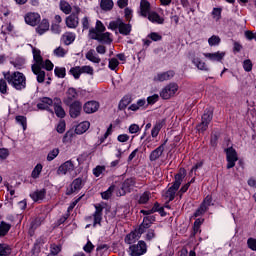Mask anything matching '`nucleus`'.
<instances>
[{
    "label": "nucleus",
    "mask_w": 256,
    "mask_h": 256,
    "mask_svg": "<svg viewBox=\"0 0 256 256\" xmlns=\"http://www.w3.org/2000/svg\"><path fill=\"white\" fill-rule=\"evenodd\" d=\"M139 131H141V128H139V125H137V124L130 125L129 133L135 134V133H139Z\"/></svg>",
    "instance_id": "63"
},
{
    "label": "nucleus",
    "mask_w": 256,
    "mask_h": 256,
    "mask_svg": "<svg viewBox=\"0 0 256 256\" xmlns=\"http://www.w3.org/2000/svg\"><path fill=\"white\" fill-rule=\"evenodd\" d=\"M151 221H152L151 217L149 216L144 217L142 224L138 228L139 235H143V233H145V229H149L151 227Z\"/></svg>",
    "instance_id": "26"
},
{
    "label": "nucleus",
    "mask_w": 256,
    "mask_h": 256,
    "mask_svg": "<svg viewBox=\"0 0 256 256\" xmlns=\"http://www.w3.org/2000/svg\"><path fill=\"white\" fill-rule=\"evenodd\" d=\"M95 212L93 214V227H97V225H101V221L103 220V206L95 205Z\"/></svg>",
    "instance_id": "11"
},
{
    "label": "nucleus",
    "mask_w": 256,
    "mask_h": 256,
    "mask_svg": "<svg viewBox=\"0 0 256 256\" xmlns=\"http://www.w3.org/2000/svg\"><path fill=\"white\" fill-rule=\"evenodd\" d=\"M54 55L56 57H65V55H67V50L60 46L54 50Z\"/></svg>",
    "instance_id": "50"
},
{
    "label": "nucleus",
    "mask_w": 256,
    "mask_h": 256,
    "mask_svg": "<svg viewBox=\"0 0 256 256\" xmlns=\"http://www.w3.org/2000/svg\"><path fill=\"white\" fill-rule=\"evenodd\" d=\"M76 35L73 32H65L62 35V41L64 43V45H71V43H73L76 39Z\"/></svg>",
    "instance_id": "27"
},
{
    "label": "nucleus",
    "mask_w": 256,
    "mask_h": 256,
    "mask_svg": "<svg viewBox=\"0 0 256 256\" xmlns=\"http://www.w3.org/2000/svg\"><path fill=\"white\" fill-rule=\"evenodd\" d=\"M10 230H11V224L5 221H2L0 223V237H5V235H7Z\"/></svg>",
    "instance_id": "34"
},
{
    "label": "nucleus",
    "mask_w": 256,
    "mask_h": 256,
    "mask_svg": "<svg viewBox=\"0 0 256 256\" xmlns=\"http://www.w3.org/2000/svg\"><path fill=\"white\" fill-rule=\"evenodd\" d=\"M59 6L60 11L65 13V15H69L71 11H73V7H71V4H69L67 1L61 0Z\"/></svg>",
    "instance_id": "31"
},
{
    "label": "nucleus",
    "mask_w": 256,
    "mask_h": 256,
    "mask_svg": "<svg viewBox=\"0 0 256 256\" xmlns=\"http://www.w3.org/2000/svg\"><path fill=\"white\" fill-rule=\"evenodd\" d=\"M148 19L152 23H158V25H163V22L165 21L161 16H159L156 12H150L148 14Z\"/></svg>",
    "instance_id": "32"
},
{
    "label": "nucleus",
    "mask_w": 256,
    "mask_h": 256,
    "mask_svg": "<svg viewBox=\"0 0 256 256\" xmlns=\"http://www.w3.org/2000/svg\"><path fill=\"white\" fill-rule=\"evenodd\" d=\"M84 113L91 115V113H97L99 111V102L97 101H88L83 106Z\"/></svg>",
    "instance_id": "13"
},
{
    "label": "nucleus",
    "mask_w": 256,
    "mask_h": 256,
    "mask_svg": "<svg viewBox=\"0 0 256 256\" xmlns=\"http://www.w3.org/2000/svg\"><path fill=\"white\" fill-rule=\"evenodd\" d=\"M49 29V20L43 19L41 23L36 28V32L38 35H43Z\"/></svg>",
    "instance_id": "30"
},
{
    "label": "nucleus",
    "mask_w": 256,
    "mask_h": 256,
    "mask_svg": "<svg viewBox=\"0 0 256 256\" xmlns=\"http://www.w3.org/2000/svg\"><path fill=\"white\" fill-rule=\"evenodd\" d=\"M65 24L69 29H77L79 27V16L72 13L65 19Z\"/></svg>",
    "instance_id": "10"
},
{
    "label": "nucleus",
    "mask_w": 256,
    "mask_h": 256,
    "mask_svg": "<svg viewBox=\"0 0 256 256\" xmlns=\"http://www.w3.org/2000/svg\"><path fill=\"white\" fill-rule=\"evenodd\" d=\"M204 57L206 59H210V61H223L225 58V52H215V53H204Z\"/></svg>",
    "instance_id": "17"
},
{
    "label": "nucleus",
    "mask_w": 256,
    "mask_h": 256,
    "mask_svg": "<svg viewBox=\"0 0 256 256\" xmlns=\"http://www.w3.org/2000/svg\"><path fill=\"white\" fill-rule=\"evenodd\" d=\"M11 255V248L6 244H0V256Z\"/></svg>",
    "instance_id": "42"
},
{
    "label": "nucleus",
    "mask_w": 256,
    "mask_h": 256,
    "mask_svg": "<svg viewBox=\"0 0 256 256\" xmlns=\"http://www.w3.org/2000/svg\"><path fill=\"white\" fill-rule=\"evenodd\" d=\"M99 35L100 33L95 30V28H92L89 30V37L90 39H94L95 41H99Z\"/></svg>",
    "instance_id": "56"
},
{
    "label": "nucleus",
    "mask_w": 256,
    "mask_h": 256,
    "mask_svg": "<svg viewBox=\"0 0 256 256\" xmlns=\"http://www.w3.org/2000/svg\"><path fill=\"white\" fill-rule=\"evenodd\" d=\"M80 71L82 74L86 73V75H93L94 73L93 67L91 66H82L80 67Z\"/></svg>",
    "instance_id": "55"
},
{
    "label": "nucleus",
    "mask_w": 256,
    "mask_h": 256,
    "mask_svg": "<svg viewBox=\"0 0 256 256\" xmlns=\"http://www.w3.org/2000/svg\"><path fill=\"white\" fill-rule=\"evenodd\" d=\"M207 127H209V123L202 120V122L197 126V129L200 133H204V131H207Z\"/></svg>",
    "instance_id": "59"
},
{
    "label": "nucleus",
    "mask_w": 256,
    "mask_h": 256,
    "mask_svg": "<svg viewBox=\"0 0 256 256\" xmlns=\"http://www.w3.org/2000/svg\"><path fill=\"white\" fill-rule=\"evenodd\" d=\"M164 124H165V121H163V120H159L158 122H156V124L152 128L151 136L157 137V135H159V131H161V129H163Z\"/></svg>",
    "instance_id": "33"
},
{
    "label": "nucleus",
    "mask_w": 256,
    "mask_h": 256,
    "mask_svg": "<svg viewBox=\"0 0 256 256\" xmlns=\"http://www.w3.org/2000/svg\"><path fill=\"white\" fill-rule=\"evenodd\" d=\"M95 31L97 33H105V25H103V22H101L100 20L96 21Z\"/></svg>",
    "instance_id": "53"
},
{
    "label": "nucleus",
    "mask_w": 256,
    "mask_h": 256,
    "mask_svg": "<svg viewBox=\"0 0 256 256\" xmlns=\"http://www.w3.org/2000/svg\"><path fill=\"white\" fill-rule=\"evenodd\" d=\"M113 0H101L100 7L103 11H111L113 9Z\"/></svg>",
    "instance_id": "37"
},
{
    "label": "nucleus",
    "mask_w": 256,
    "mask_h": 256,
    "mask_svg": "<svg viewBox=\"0 0 256 256\" xmlns=\"http://www.w3.org/2000/svg\"><path fill=\"white\" fill-rule=\"evenodd\" d=\"M133 187H135V179L133 178L126 179L122 184V191L124 192L123 194L125 195L126 193H129V191H131Z\"/></svg>",
    "instance_id": "22"
},
{
    "label": "nucleus",
    "mask_w": 256,
    "mask_h": 256,
    "mask_svg": "<svg viewBox=\"0 0 256 256\" xmlns=\"http://www.w3.org/2000/svg\"><path fill=\"white\" fill-rule=\"evenodd\" d=\"M66 101L65 103L67 105H69V103H71L72 101H75V99H77L78 94H77V90L75 88H69L66 92Z\"/></svg>",
    "instance_id": "29"
},
{
    "label": "nucleus",
    "mask_w": 256,
    "mask_h": 256,
    "mask_svg": "<svg viewBox=\"0 0 256 256\" xmlns=\"http://www.w3.org/2000/svg\"><path fill=\"white\" fill-rule=\"evenodd\" d=\"M59 253H61V246L52 244L48 256H56L59 255Z\"/></svg>",
    "instance_id": "41"
},
{
    "label": "nucleus",
    "mask_w": 256,
    "mask_h": 256,
    "mask_svg": "<svg viewBox=\"0 0 256 256\" xmlns=\"http://www.w3.org/2000/svg\"><path fill=\"white\" fill-rule=\"evenodd\" d=\"M70 74L74 77V79H79L81 77V66L72 67L69 71Z\"/></svg>",
    "instance_id": "40"
},
{
    "label": "nucleus",
    "mask_w": 256,
    "mask_h": 256,
    "mask_svg": "<svg viewBox=\"0 0 256 256\" xmlns=\"http://www.w3.org/2000/svg\"><path fill=\"white\" fill-rule=\"evenodd\" d=\"M173 77H175V72L173 70H169L167 72L158 73L154 76V81L163 83V81H169L170 79H173Z\"/></svg>",
    "instance_id": "14"
},
{
    "label": "nucleus",
    "mask_w": 256,
    "mask_h": 256,
    "mask_svg": "<svg viewBox=\"0 0 256 256\" xmlns=\"http://www.w3.org/2000/svg\"><path fill=\"white\" fill-rule=\"evenodd\" d=\"M39 21H41V16L37 13L30 12L25 16V22L27 25H31L32 27H35Z\"/></svg>",
    "instance_id": "15"
},
{
    "label": "nucleus",
    "mask_w": 256,
    "mask_h": 256,
    "mask_svg": "<svg viewBox=\"0 0 256 256\" xmlns=\"http://www.w3.org/2000/svg\"><path fill=\"white\" fill-rule=\"evenodd\" d=\"M98 41L100 43H112L113 39H111V33H109V32H106V33L101 32L99 34Z\"/></svg>",
    "instance_id": "36"
},
{
    "label": "nucleus",
    "mask_w": 256,
    "mask_h": 256,
    "mask_svg": "<svg viewBox=\"0 0 256 256\" xmlns=\"http://www.w3.org/2000/svg\"><path fill=\"white\" fill-rule=\"evenodd\" d=\"M47 192L45 189L36 190L33 193L30 194L31 199H33L35 202L37 201H43L45 199V195Z\"/></svg>",
    "instance_id": "23"
},
{
    "label": "nucleus",
    "mask_w": 256,
    "mask_h": 256,
    "mask_svg": "<svg viewBox=\"0 0 256 256\" xmlns=\"http://www.w3.org/2000/svg\"><path fill=\"white\" fill-rule=\"evenodd\" d=\"M104 171V166H97L96 168L93 169V175H95L96 177H100Z\"/></svg>",
    "instance_id": "57"
},
{
    "label": "nucleus",
    "mask_w": 256,
    "mask_h": 256,
    "mask_svg": "<svg viewBox=\"0 0 256 256\" xmlns=\"http://www.w3.org/2000/svg\"><path fill=\"white\" fill-rule=\"evenodd\" d=\"M33 59L35 63L32 65V73L37 76L38 83H44L45 71L41 70V67H43V57L41 56V50L33 48Z\"/></svg>",
    "instance_id": "2"
},
{
    "label": "nucleus",
    "mask_w": 256,
    "mask_h": 256,
    "mask_svg": "<svg viewBox=\"0 0 256 256\" xmlns=\"http://www.w3.org/2000/svg\"><path fill=\"white\" fill-rule=\"evenodd\" d=\"M149 199H151V192L146 191L140 196L138 203L140 205H145V203H147Z\"/></svg>",
    "instance_id": "39"
},
{
    "label": "nucleus",
    "mask_w": 256,
    "mask_h": 256,
    "mask_svg": "<svg viewBox=\"0 0 256 256\" xmlns=\"http://www.w3.org/2000/svg\"><path fill=\"white\" fill-rule=\"evenodd\" d=\"M212 15L216 19V21H219V19H221V8H214L212 11Z\"/></svg>",
    "instance_id": "62"
},
{
    "label": "nucleus",
    "mask_w": 256,
    "mask_h": 256,
    "mask_svg": "<svg viewBox=\"0 0 256 256\" xmlns=\"http://www.w3.org/2000/svg\"><path fill=\"white\" fill-rule=\"evenodd\" d=\"M83 185V180L81 178H76L71 184V193H75V191H79Z\"/></svg>",
    "instance_id": "38"
},
{
    "label": "nucleus",
    "mask_w": 256,
    "mask_h": 256,
    "mask_svg": "<svg viewBox=\"0 0 256 256\" xmlns=\"http://www.w3.org/2000/svg\"><path fill=\"white\" fill-rule=\"evenodd\" d=\"M0 92L3 95L7 93V81L5 79L0 80Z\"/></svg>",
    "instance_id": "58"
},
{
    "label": "nucleus",
    "mask_w": 256,
    "mask_h": 256,
    "mask_svg": "<svg viewBox=\"0 0 256 256\" xmlns=\"http://www.w3.org/2000/svg\"><path fill=\"white\" fill-rule=\"evenodd\" d=\"M114 191H115V186H110L107 189V191L101 193L102 199H111V195H113Z\"/></svg>",
    "instance_id": "43"
},
{
    "label": "nucleus",
    "mask_w": 256,
    "mask_h": 256,
    "mask_svg": "<svg viewBox=\"0 0 256 256\" xmlns=\"http://www.w3.org/2000/svg\"><path fill=\"white\" fill-rule=\"evenodd\" d=\"M213 119V112L211 110L205 111V113L202 116V121L205 123H211V120Z\"/></svg>",
    "instance_id": "45"
},
{
    "label": "nucleus",
    "mask_w": 256,
    "mask_h": 256,
    "mask_svg": "<svg viewBox=\"0 0 256 256\" xmlns=\"http://www.w3.org/2000/svg\"><path fill=\"white\" fill-rule=\"evenodd\" d=\"M163 151H165V145L162 144L150 153V161H157L163 155Z\"/></svg>",
    "instance_id": "20"
},
{
    "label": "nucleus",
    "mask_w": 256,
    "mask_h": 256,
    "mask_svg": "<svg viewBox=\"0 0 256 256\" xmlns=\"http://www.w3.org/2000/svg\"><path fill=\"white\" fill-rule=\"evenodd\" d=\"M108 29L112 31H119L120 35H131V24H125L121 18H118L109 23Z\"/></svg>",
    "instance_id": "4"
},
{
    "label": "nucleus",
    "mask_w": 256,
    "mask_h": 256,
    "mask_svg": "<svg viewBox=\"0 0 256 256\" xmlns=\"http://www.w3.org/2000/svg\"><path fill=\"white\" fill-rule=\"evenodd\" d=\"M43 69H46V71H53V62H51V60H46L45 62H43V66H41V71H43Z\"/></svg>",
    "instance_id": "52"
},
{
    "label": "nucleus",
    "mask_w": 256,
    "mask_h": 256,
    "mask_svg": "<svg viewBox=\"0 0 256 256\" xmlns=\"http://www.w3.org/2000/svg\"><path fill=\"white\" fill-rule=\"evenodd\" d=\"M139 237H141V234H139V230L131 232L125 237V243H127V245H133V243L139 240Z\"/></svg>",
    "instance_id": "25"
},
{
    "label": "nucleus",
    "mask_w": 256,
    "mask_h": 256,
    "mask_svg": "<svg viewBox=\"0 0 256 256\" xmlns=\"http://www.w3.org/2000/svg\"><path fill=\"white\" fill-rule=\"evenodd\" d=\"M41 171H43V165L37 164L35 166L34 170L32 171L33 179H37V177H39V175H41Z\"/></svg>",
    "instance_id": "46"
},
{
    "label": "nucleus",
    "mask_w": 256,
    "mask_h": 256,
    "mask_svg": "<svg viewBox=\"0 0 256 256\" xmlns=\"http://www.w3.org/2000/svg\"><path fill=\"white\" fill-rule=\"evenodd\" d=\"M72 171H75V165L73 164V161L68 160L59 166L57 174L67 175V173H71Z\"/></svg>",
    "instance_id": "9"
},
{
    "label": "nucleus",
    "mask_w": 256,
    "mask_h": 256,
    "mask_svg": "<svg viewBox=\"0 0 256 256\" xmlns=\"http://www.w3.org/2000/svg\"><path fill=\"white\" fill-rule=\"evenodd\" d=\"M131 101H132L131 96L129 95L124 96L118 105V109H120V111L127 109V106L131 103Z\"/></svg>",
    "instance_id": "35"
},
{
    "label": "nucleus",
    "mask_w": 256,
    "mask_h": 256,
    "mask_svg": "<svg viewBox=\"0 0 256 256\" xmlns=\"http://www.w3.org/2000/svg\"><path fill=\"white\" fill-rule=\"evenodd\" d=\"M129 251L131 256L145 255V253H147V243L141 240L137 244L131 245Z\"/></svg>",
    "instance_id": "5"
},
{
    "label": "nucleus",
    "mask_w": 256,
    "mask_h": 256,
    "mask_svg": "<svg viewBox=\"0 0 256 256\" xmlns=\"http://www.w3.org/2000/svg\"><path fill=\"white\" fill-rule=\"evenodd\" d=\"M54 111L56 116L60 119H63L65 117V110L63 109V106H61V100L56 99V102L54 104Z\"/></svg>",
    "instance_id": "24"
},
{
    "label": "nucleus",
    "mask_w": 256,
    "mask_h": 256,
    "mask_svg": "<svg viewBox=\"0 0 256 256\" xmlns=\"http://www.w3.org/2000/svg\"><path fill=\"white\" fill-rule=\"evenodd\" d=\"M185 175V169H180L179 173L175 175V181L173 185L166 191L164 195L165 199H167L168 201H173V199H175V193H177L179 187H181L183 179H185Z\"/></svg>",
    "instance_id": "3"
},
{
    "label": "nucleus",
    "mask_w": 256,
    "mask_h": 256,
    "mask_svg": "<svg viewBox=\"0 0 256 256\" xmlns=\"http://www.w3.org/2000/svg\"><path fill=\"white\" fill-rule=\"evenodd\" d=\"M93 249H95V246L93 245V243H91V241H88L87 244L83 247L85 253H91Z\"/></svg>",
    "instance_id": "60"
},
{
    "label": "nucleus",
    "mask_w": 256,
    "mask_h": 256,
    "mask_svg": "<svg viewBox=\"0 0 256 256\" xmlns=\"http://www.w3.org/2000/svg\"><path fill=\"white\" fill-rule=\"evenodd\" d=\"M212 202H213V198L210 195H207L203 200L202 204L200 205V207L194 213V217H201V215H204V213H207V211L209 210V207H211Z\"/></svg>",
    "instance_id": "8"
},
{
    "label": "nucleus",
    "mask_w": 256,
    "mask_h": 256,
    "mask_svg": "<svg viewBox=\"0 0 256 256\" xmlns=\"http://www.w3.org/2000/svg\"><path fill=\"white\" fill-rule=\"evenodd\" d=\"M89 127H91V123L89 121L82 122L76 126L75 134L83 135V133H86L89 130Z\"/></svg>",
    "instance_id": "19"
},
{
    "label": "nucleus",
    "mask_w": 256,
    "mask_h": 256,
    "mask_svg": "<svg viewBox=\"0 0 256 256\" xmlns=\"http://www.w3.org/2000/svg\"><path fill=\"white\" fill-rule=\"evenodd\" d=\"M243 69L247 73L251 72L253 70V63L249 59L248 60H244V62H243Z\"/></svg>",
    "instance_id": "51"
},
{
    "label": "nucleus",
    "mask_w": 256,
    "mask_h": 256,
    "mask_svg": "<svg viewBox=\"0 0 256 256\" xmlns=\"http://www.w3.org/2000/svg\"><path fill=\"white\" fill-rule=\"evenodd\" d=\"M4 78L6 79L7 83L14 87L17 91H21L27 87V78L25 77L24 73L21 72H7L4 73Z\"/></svg>",
    "instance_id": "1"
},
{
    "label": "nucleus",
    "mask_w": 256,
    "mask_h": 256,
    "mask_svg": "<svg viewBox=\"0 0 256 256\" xmlns=\"http://www.w3.org/2000/svg\"><path fill=\"white\" fill-rule=\"evenodd\" d=\"M16 121L23 127V131L27 129V118L25 116H16Z\"/></svg>",
    "instance_id": "48"
},
{
    "label": "nucleus",
    "mask_w": 256,
    "mask_h": 256,
    "mask_svg": "<svg viewBox=\"0 0 256 256\" xmlns=\"http://www.w3.org/2000/svg\"><path fill=\"white\" fill-rule=\"evenodd\" d=\"M248 247H249V249H251L252 251H256V239L249 238V239H248Z\"/></svg>",
    "instance_id": "64"
},
{
    "label": "nucleus",
    "mask_w": 256,
    "mask_h": 256,
    "mask_svg": "<svg viewBox=\"0 0 256 256\" xmlns=\"http://www.w3.org/2000/svg\"><path fill=\"white\" fill-rule=\"evenodd\" d=\"M192 63L200 71H209V67L207 66V64L205 62H203V60H201V58H199V57L193 56Z\"/></svg>",
    "instance_id": "18"
},
{
    "label": "nucleus",
    "mask_w": 256,
    "mask_h": 256,
    "mask_svg": "<svg viewBox=\"0 0 256 256\" xmlns=\"http://www.w3.org/2000/svg\"><path fill=\"white\" fill-rule=\"evenodd\" d=\"M208 43L210 47H214L215 45H219V43H221V38L217 35H213L208 39Z\"/></svg>",
    "instance_id": "44"
},
{
    "label": "nucleus",
    "mask_w": 256,
    "mask_h": 256,
    "mask_svg": "<svg viewBox=\"0 0 256 256\" xmlns=\"http://www.w3.org/2000/svg\"><path fill=\"white\" fill-rule=\"evenodd\" d=\"M55 76L59 77L60 79H64L65 75H66V70L65 68L61 67H56L54 70Z\"/></svg>",
    "instance_id": "47"
},
{
    "label": "nucleus",
    "mask_w": 256,
    "mask_h": 256,
    "mask_svg": "<svg viewBox=\"0 0 256 256\" xmlns=\"http://www.w3.org/2000/svg\"><path fill=\"white\" fill-rule=\"evenodd\" d=\"M117 67H119V60H117V58L110 59L109 69H111L112 71H115V69H117Z\"/></svg>",
    "instance_id": "54"
},
{
    "label": "nucleus",
    "mask_w": 256,
    "mask_h": 256,
    "mask_svg": "<svg viewBox=\"0 0 256 256\" xmlns=\"http://www.w3.org/2000/svg\"><path fill=\"white\" fill-rule=\"evenodd\" d=\"M59 155V148H54L47 155V161H53Z\"/></svg>",
    "instance_id": "49"
},
{
    "label": "nucleus",
    "mask_w": 256,
    "mask_h": 256,
    "mask_svg": "<svg viewBox=\"0 0 256 256\" xmlns=\"http://www.w3.org/2000/svg\"><path fill=\"white\" fill-rule=\"evenodd\" d=\"M163 211V207L159 205V203H155L151 210H149V213H161Z\"/></svg>",
    "instance_id": "61"
},
{
    "label": "nucleus",
    "mask_w": 256,
    "mask_h": 256,
    "mask_svg": "<svg viewBox=\"0 0 256 256\" xmlns=\"http://www.w3.org/2000/svg\"><path fill=\"white\" fill-rule=\"evenodd\" d=\"M53 105V100L49 97H44L40 99V102L37 104V108L40 109L41 111H45L49 109Z\"/></svg>",
    "instance_id": "16"
},
{
    "label": "nucleus",
    "mask_w": 256,
    "mask_h": 256,
    "mask_svg": "<svg viewBox=\"0 0 256 256\" xmlns=\"http://www.w3.org/2000/svg\"><path fill=\"white\" fill-rule=\"evenodd\" d=\"M179 91V86L177 83H170L165 86V88L160 92V97L162 99H171Z\"/></svg>",
    "instance_id": "7"
},
{
    "label": "nucleus",
    "mask_w": 256,
    "mask_h": 256,
    "mask_svg": "<svg viewBox=\"0 0 256 256\" xmlns=\"http://www.w3.org/2000/svg\"><path fill=\"white\" fill-rule=\"evenodd\" d=\"M226 152V161H227V169H233L235 167V163L239 161V157L237 156V151L233 147H229L225 150Z\"/></svg>",
    "instance_id": "6"
},
{
    "label": "nucleus",
    "mask_w": 256,
    "mask_h": 256,
    "mask_svg": "<svg viewBox=\"0 0 256 256\" xmlns=\"http://www.w3.org/2000/svg\"><path fill=\"white\" fill-rule=\"evenodd\" d=\"M85 57L88 61H91V63H101V58H99V56L97 55V53L93 49H90L86 53Z\"/></svg>",
    "instance_id": "28"
},
{
    "label": "nucleus",
    "mask_w": 256,
    "mask_h": 256,
    "mask_svg": "<svg viewBox=\"0 0 256 256\" xmlns=\"http://www.w3.org/2000/svg\"><path fill=\"white\" fill-rule=\"evenodd\" d=\"M81 109H82V104L79 101H75L72 104H70V117L72 119H77L81 115Z\"/></svg>",
    "instance_id": "12"
},
{
    "label": "nucleus",
    "mask_w": 256,
    "mask_h": 256,
    "mask_svg": "<svg viewBox=\"0 0 256 256\" xmlns=\"http://www.w3.org/2000/svg\"><path fill=\"white\" fill-rule=\"evenodd\" d=\"M151 11V4L147 0H141L140 2V13L142 17H147Z\"/></svg>",
    "instance_id": "21"
}]
</instances>
